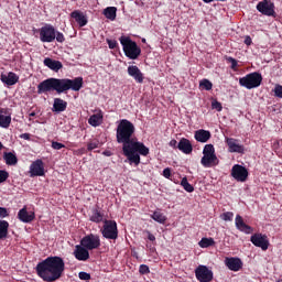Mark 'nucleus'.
Here are the masks:
<instances>
[{
  "label": "nucleus",
  "mask_w": 282,
  "mask_h": 282,
  "mask_svg": "<svg viewBox=\"0 0 282 282\" xmlns=\"http://www.w3.org/2000/svg\"><path fill=\"white\" fill-rule=\"evenodd\" d=\"M128 74L130 77H132L137 83L142 84L143 83V73H141L140 68L138 66H129L128 67Z\"/></svg>",
  "instance_id": "6ab92c4d"
},
{
  "label": "nucleus",
  "mask_w": 282,
  "mask_h": 282,
  "mask_svg": "<svg viewBox=\"0 0 282 282\" xmlns=\"http://www.w3.org/2000/svg\"><path fill=\"white\" fill-rule=\"evenodd\" d=\"M21 139L29 141L31 139V135L29 132H24L23 134L20 135Z\"/></svg>",
  "instance_id": "6e6d98bb"
},
{
  "label": "nucleus",
  "mask_w": 282,
  "mask_h": 282,
  "mask_svg": "<svg viewBox=\"0 0 282 282\" xmlns=\"http://www.w3.org/2000/svg\"><path fill=\"white\" fill-rule=\"evenodd\" d=\"M212 107H213V109H216L217 111L223 110V106H221L220 101H216V100L213 101Z\"/></svg>",
  "instance_id": "a18cd8bd"
},
{
  "label": "nucleus",
  "mask_w": 282,
  "mask_h": 282,
  "mask_svg": "<svg viewBox=\"0 0 282 282\" xmlns=\"http://www.w3.org/2000/svg\"><path fill=\"white\" fill-rule=\"evenodd\" d=\"M67 108V101H64V99H59V98H56L54 99V104H53V111L54 112H63L65 111Z\"/></svg>",
  "instance_id": "c756f323"
},
{
  "label": "nucleus",
  "mask_w": 282,
  "mask_h": 282,
  "mask_svg": "<svg viewBox=\"0 0 282 282\" xmlns=\"http://www.w3.org/2000/svg\"><path fill=\"white\" fill-rule=\"evenodd\" d=\"M31 174L33 176H42L44 175V169H43V163L41 160L35 161L31 167H30Z\"/></svg>",
  "instance_id": "393cba45"
},
{
  "label": "nucleus",
  "mask_w": 282,
  "mask_h": 282,
  "mask_svg": "<svg viewBox=\"0 0 282 282\" xmlns=\"http://www.w3.org/2000/svg\"><path fill=\"white\" fill-rule=\"evenodd\" d=\"M139 272H140L141 274H148V273H150V269H149L148 265L141 264L140 268H139Z\"/></svg>",
  "instance_id": "37998d69"
},
{
  "label": "nucleus",
  "mask_w": 282,
  "mask_h": 282,
  "mask_svg": "<svg viewBox=\"0 0 282 282\" xmlns=\"http://www.w3.org/2000/svg\"><path fill=\"white\" fill-rule=\"evenodd\" d=\"M18 218L22 221V223H25V224H29L31 221L34 220L35 218V215L33 212H26L25 208H22L19 214H18Z\"/></svg>",
  "instance_id": "b1692460"
},
{
  "label": "nucleus",
  "mask_w": 282,
  "mask_h": 282,
  "mask_svg": "<svg viewBox=\"0 0 282 282\" xmlns=\"http://www.w3.org/2000/svg\"><path fill=\"white\" fill-rule=\"evenodd\" d=\"M123 154L128 158L130 163H134L135 165L140 164V153L143 156L149 154V149L141 142L133 141L129 145H124L122 148Z\"/></svg>",
  "instance_id": "7ed1b4c3"
},
{
  "label": "nucleus",
  "mask_w": 282,
  "mask_h": 282,
  "mask_svg": "<svg viewBox=\"0 0 282 282\" xmlns=\"http://www.w3.org/2000/svg\"><path fill=\"white\" fill-rule=\"evenodd\" d=\"M101 234L106 239L116 240L118 238V228L116 221L105 220Z\"/></svg>",
  "instance_id": "6e6552de"
},
{
  "label": "nucleus",
  "mask_w": 282,
  "mask_h": 282,
  "mask_svg": "<svg viewBox=\"0 0 282 282\" xmlns=\"http://www.w3.org/2000/svg\"><path fill=\"white\" fill-rule=\"evenodd\" d=\"M98 145H99L98 142H90V143H88V145H87V150H88V151H93V150L97 149Z\"/></svg>",
  "instance_id": "3c124183"
},
{
  "label": "nucleus",
  "mask_w": 282,
  "mask_h": 282,
  "mask_svg": "<svg viewBox=\"0 0 282 282\" xmlns=\"http://www.w3.org/2000/svg\"><path fill=\"white\" fill-rule=\"evenodd\" d=\"M9 224L6 220L0 221V240L8 235Z\"/></svg>",
  "instance_id": "f704fd0d"
},
{
  "label": "nucleus",
  "mask_w": 282,
  "mask_h": 282,
  "mask_svg": "<svg viewBox=\"0 0 282 282\" xmlns=\"http://www.w3.org/2000/svg\"><path fill=\"white\" fill-rule=\"evenodd\" d=\"M199 87L202 89H205L207 91L212 90L213 88V84L212 82H209V79H203L200 83H199Z\"/></svg>",
  "instance_id": "4c0bfd02"
},
{
  "label": "nucleus",
  "mask_w": 282,
  "mask_h": 282,
  "mask_svg": "<svg viewBox=\"0 0 282 282\" xmlns=\"http://www.w3.org/2000/svg\"><path fill=\"white\" fill-rule=\"evenodd\" d=\"M278 282H282V280L278 281Z\"/></svg>",
  "instance_id": "0e129e2a"
},
{
  "label": "nucleus",
  "mask_w": 282,
  "mask_h": 282,
  "mask_svg": "<svg viewBox=\"0 0 282 282\" xmlns=\"http://www.w3.org/2000/svg\"><path fill=\"white\" fill-rule=\"evenodd\" d=\"M226 142L229 147V152L240 154L245 152V148L241 144H239L238 140L227 139Z\"/></svg>",
  "instance_id": "aec40b11"
},
{
  "label": "nucleus",
  "mask_w": 282,
  "mask_h": 282,
  "mask_svg": "<svg viewBox=\"0 0 282 282\" xmlns=\"http://www.w3.org/2000/svg\"><path fill=\"white\" fill-rule=\"evenodd\" d=\"M163 176L165 178H170L171 177V170L169 167L163 171Z\"/></svg>",
  "instance_id": "864d4df0"
},
{
  "label": "nucleus",
  "mask_w": 282,
  "mask_h": 282,
  "mask_svg": "<svg viewBox=\"0 0 282 282\" xmlns=\"http://www.w3.org/2000/svg\"><path fill=\"white\" fill-rule=\"evenodd\" d=\"M44 65L53 72H58L63 68V64L61 63V61L53 59L51 57L44 58Z\"/></svg>",
  "instance_id": "412c9836"
},
{
  "label": "nucleus",
  "mask_w": 282,
  "mask_h": 282,
  "mask_svg": "<svg viewBox=\"0 0 282 282\" xmlns=\"http://www.w3.org/2000/svg\"><path fill=\"white\" fill-rule=\"evenodd\" d=\"M52 90H55L54 77H51L50 79H44L37 86V94L39 95L44 94V93H48V91H52Z\"/></svg>",
  "instance_id": "4468645a"
},
{
  "label": "nucleus",
  "mask_w": 282,
  "mask_h": 282,
  "mask_svg": "<svg viewBox=\"0 0 282 282\" xmlns=\"http://www.w3.org/2000/svg\"><path fill=\"white\" fill-rule=\"evenodd\" d=\"M107 43H108V46H109L110 50H115L116 46H117V41L116 40L107 39Z\"/></svg>",
  "instance_id": "09e8293b"
},
{
  "label": "nucleus",
  "mask_w": 282,
  "mask_h": 282,
  "mask_svg": "<svg viewBox=\"0 0 282 282\" xmlns=\"http://www.w3.org/2000/svg\"><path fill=\"white\" fill-rule=\"evenodd\" d=\"M52 148L54 149V150H62V149H64L65 148V145L64 144H62V143H58V142H52Z\"/></svg>",
  "instance_id": "8fccbe9b"
},
{
  "label": "nucleus",
  "mask_w": 282,
  "mask_h": 282,
  "mask_svg": "<svg viewBox=\"0 0 282 282\" xmlns=\"http://www.w3.org/2000/svg\"><path fill=\"white\" fill-rule=\"evenodd\" d=\"M55 40L58 42V43H63L65 41V37H64V34L59 31H56V34H55Z\"/></svg>",
  "instance_id": "a19ab883"
},
{
  "label": "nucleus",
  "mask_w": 282,
  "mask_h": 282,
  "mask_svg": "<svg viewBox=\"0 0 282 282\" xmlns=\"http://www.w3.org/2000/svg\"><path fill=\"white\" fill-rule=\"evenodd\" d=\"M231 176L238 181V182H246L248 176H249V172L246 167L239 165V164H236L232 170H231Z\"/></svg>",
  "instance_id": "f8f14e48"
},
{
  "label": "nucleus",
  "mask_w": 282,
  "mask_h": 282,
  "mask_svg": "<svg viewBox=\"0 0 282 282\" xmlns=\"http://www.w3.org/2000/svg\"><path fill=\"white\" fill-rule=\"evenodd\" d=\"M101 120H102L101 115H91V117H89L88 119V123L93 127H98Z\"/></svg>",
  "instance_id": "72a5a7b5"
},
{
  "label": "nucleus",
  "mask_w": 282,
  "mask_h": 282,
  "mask_svg": "<svg viewBox=\"0 0 282 282\" xmlns=\"http://www.w3.org/2000/svg\"><path fill=\"white\" fill-rule=\"evenodd\" d=\"M8 177H9V173L0 170V183L6 182Z\"/></svg>",
  "instance_id": "79ce46f5"
},
{
  "label": "nucleus",
  "mask_w": 282,
  "mask_h": 282,
  "mask_svg": "<svg viewBox=\"0 0 282 282\" xmlns=\"http://www.w3.org/2000/svg\"><path fill=\"white\" fill-rule=\"evenodd\" d=\"M151 218L161 224V225H164L167 220L166 216L164 214H162L160 210H156L154 212L152 215H151Z\"/></svg>",
  "instance_id": "2f4dec72"
},
{
  "label": "nucleus",
  "mask_w": 282,
  "mask_h": 282,
  "mask_svg": "<svg viewBox=\"0 0 282 282\" xmlns=\"http://www.w3.org/2000/svg\"><path fill=\"white\" fill-rule=\"evenodd\" d=\"M102 154H104L105 156L109 158V156L112 155V152H110V151H105V152H102Z\"/></svg>",
  "instance_id": "bf43d9fd"
},
{
  "label": "nucleus",
  "mask_w": 282,
  "mask_h": 282,
  "mask_svg": "<svg viewBox=\"0 0 282 282\" xmlns=\"http://www.w3.org/2000/svg\"><path fill=\"white\" fill-rule=\"evenodd\" d=\"M245 44L248 45V46H250V45L252 44V39H251L250 35H246V37H245Z\"/></svg>",
  "instance_id": "603ef678"
},
{
  "label": "nucleus",
  "mask_w": 282,
  "mask_h": 282,
  "mask_svg": "<svg viewBox=\"0 0 282 282\" xmlns=\"http://www.w3.org/2000/svg\"><path fill=\"white\" fill-rule=\"evenodd\" d=\"M257 10L262 13L263 15L267 17H273L275 11H274V3L269 1V0H263L260 1L257 4Z\"/></svg>",
  "instance_id": "9b49d317"
},
{
  "label": "nucleus",
  "mask_w": 282,
  "mask_h": 282,
  "mask_svg": "<svg viewBox=\"0 0 282 282\" xmlns=\"http://www.w3.org/2000/svg\"><path fill=\"white\" fill-rule=\"evenodd\" d=\"M3 150V144L0 142V151Z\"/></svg>",
  "instance_id": "e2e57ef3"
},
{
  "label": "nucleus",
  "mask_w": 282,
  "mask_h": 282,
  "mask_svg": "<svg viewBox=\"0 0 282 282\" xmlns=\"http://www.w3.org/2000/svg\"><path fill=\"white\" fill-rule=\"evenodd\" d=\"M148 239L150 241H155V237L151 232H149V231H148Z\"/></svg>",
  "instance_id": "13d9d810"
},
{
  "label": "nucleus",
  "mask_w": 282,
  "mask_h": 282,
  "mask_svg": "<svg viewBox=\"0 0 282 282\" xmlns=\"http://www.w3.org/2000/svg\"><path fill=\"white\" fill-rule=\"evenodd\" d=\"M11 123V115L8 108H0V127L8 129Z\"/></svg>",
  "instance_id": "f3484780"
},
{
  "label": "nucleus",
  "mask_w": 282,
  "mask_h": 282,
  "mask_svg": "<svg viewBox=\"0 0 282 282\" xmlns=\"http://www.w3.org/2000/svg\"><path fill=\"white\" fill-rule=\"evenodd\" d=\"M181 185L183 186V188L188 192V193H193L194 192V187L188 183L187 178L184 177L181 182Z\"/></svg>",
  "instance_id": "58836bf2"
},
{
  "label": "nucleus",
  "mask_w": 282,
  "mask_h": 282,
  "mask_svg": "<svg viewBox=\"0 0 282 282\" xmlns=\"http://www.w3.org/2000/svg\"><path fill=\"white\" fill-rule=\"evenodd\" d=\"M83 77H75V79H66L67 90L79 91L83 88Z\"/></svg>",
  "instance_id": "dca6fc26"
},
{
  "label": "nucleus",
  "mask_w": 282,
  "mask_h": 282,
  "mask_svg": "<svg viewBox=\"0 0 282 282\" xmlns=\"http://www.w3.org/2000/svg\"><path fill=\"white\" fill-rule=\"evenodd\" d=\"M226 267L231 271H239L242 268V261L239 258H226Z\"/></svg>",
  "instance_id": "a211bd4d"
},
{
  "label": "nucleus",
  "mask_w": 282,
  "mask_h": 282,
  "mask_svg": "<svg viewBox=\"0 0 282 282\" xmlns=\"http://www.w3.org/2000/svg\"><path fill=\"white\" fill-rule=\"evenodd\" d=\"M251 242L256 246L261 248L263 251L269 249L270 242L265 235L256 234L251 237Z\"/></svg>",
  "instance_id": "ddd939ff"
},
{
  "label": "nucleus",
  "mask_w": 282,
  "mask_h": 282,
  "mask_svg": "<svg viewBox=\"0 0 282 282\" xmlns=\"http://www.w3.org/2000/svg\"><path fill=\"white\" fill-rule=\"evenodd\" d=\"M90 220L96 223V224H99L104 220V215L100 214V212H98L97 209H94L93 215L90 217Z\"/></svg>",
  "instance_id": "c9c22d12"
},
{
  "label": "nucleus",
  "mask_w": 282,
  "mask_h": 282,
  "mask_svg": "<svg viewBox=\"0 0 282 282\" xmlns=\"http://www.w3.org/2000/svg\"><path fill=\"white\" fill-rule=\"evenodd\" d=\"M177 142H176V140H172L171 142H170V147H172V148H174V149H177Z\"/></svg>",
  "instance_id": "4d7b16f0"
},
{
  "label": "nucleus",
  "mask_w": 282,
  "mask_h": 282,
  "mask_svg": "<svg viewBox=\"0 0 282 282\" xmlns=\"http://www.w3.org/2000/svg\"><path fill=\"white\" fill-rule=\"evenodd\" d=\"M212 132L209 130H196L195 132V140L200 143H206L210 140Z\"/></svg>",
  "instance_id": "5701e85b"
},
{
  "label": "nucleus",
  "mask_w": 282,
  "mask_h": 282,
  "mask_svg": "<svg viewBox=\"0 0 282 282\" xmlns=\"http://www.w3.org/2000/svg\"><path fill=\"white\" fill-rule=\"evenodd\" d=\"M274 95L278 98H282V86H275L274 88Z\"/></svg>",
  "instance_id": "de8ad7c7"
},
{
  "label": "nucleus",
  "mask_w": 282,
  "mask_h": 282,
  "mask_svg": "<svg viewBox=\"0 0 282 282\" xmlns=\"http://www.w3.org/2000/svg\"><path fill=\"white\" fill-rule=\"evenodd\" d=\"M80 245L88 250H95L100 247V238L98 235H87L80 240Z\"/></svg>",
  "instance_id": "9d476101"
},
{
  "label": "nucleus",
  "mask_w": 282,
  "mask_h": 282,
  "mask_svg": "<svg viewBox=\"0 0 282 282\" xmlns=\"http://www.w3.org/2000/svg\"><path fill=\"white\" fill-rule=\"evenodd\" d=\"M240 85L247 89L258 88L262 83L260 73H249L246 77H240Z\"/></svg>",
  "instance_id": "423d86ee"
},
{
  "label": "nucleus",
  "mask_w": 282,
  "mask_h": 282,
  "mask_svg": "<svg viewBox=\"0 0 282 282\" xmlns=\"http://www.w3.org/2000/svg\"><path fill=\"white\" fill-rule=\"evenodd\" d=\"M29 117H30V118L35 117V112H30Z\"/></svg>",
  "instance_id": "680f3d73"
},
{
  "label": "nucleus",
  "mask_w": 282,
  "mask_h": 282,
  "mask_svg": "<svg viewBox=\"0 0 282 282\" xmlns=\"http://www.w3.org/2000/svg\"><path fill=\"white\" fill-rule=\"evenodd\" d=\"M177 149L184 154H191L193 151V145L187 139H182L177 144Z\"/></svg>",
  "instance_id": "c85d7f7f"
},
{
  "label": "nucleus",
  "mask_w": 282,
  "mask_h": 282,
  "mask_svg": "<svg viewBox=\"0 0 282 282\" xmlns=\"http://www.w3.org/2000/svg\"><path fill=\"white\" fill-rule=\"evenodd\" d=\"M204 156L202 158V165L206 169L214 167L219 164V160L215 154V148L213 144H207L203 151Z\"/></svg>",
  "instance_id": "39448f33"
},
{
  "label": "nucleus",
  "mask_w": 282,
  "mask_h": 282,
  "mask_svg": "<svg viewBox=\"0 0 282 282\" xmlns=\"http://www.w3.org/2000/svg\"><path fill=\"white\" fill-rule=\"evenodd\" d=\"M78 276H79V279L83 280V281H88V280H90V274H89V273H86V272H79Z\"/></svg>",
  "instance_id": "49530a36"
},
{
  "label": "nucleus",
  "mask_w": 282,
  "mask_h": 282,
  "mask_svg": "<svg viewBox=\"0 0 282 282\" xmlns=\"http://www.w3.org/2000/svg\"><path fill=\"white\" fill-rule=\"evenodd\" d=\"M54 90L57 94H62L68 91L67 89V80L66 79H56L54 78Z\"/></svg>",
  "instance_id": "cd10ccee"
},
{
  "label": "nucleus",
  "mask_w": 282,
  "mask_h": 282,
  "mask_svg": "<svg viewBox=\"0 0 282 282\" xmlns=\"http://www.w3.org/2000/svg\"><path fill=\"white\" fill-rule=\"evenodd\" d=\"M199 247L200 248H208V247H212V246H215V240L213 238H203L200 241H199Z\"/></svg>",
  "instance_id": "e433bc0d"
},
{
  "label": "nucleus",
  "mask_w": 282,
  "mask_h": 282,
  "mask_svg": "<svg viewBox=\"0 0 282 282\" xmlns=\"http://www.w3.org/2000/svg\"><path fill=\"white\" fill-rule=\"evenodd\" d=\"M104 15L108 20L115 21L117 18V8L116 7H107L106 9H104Z\"/></svg>",
  "instance_id": "7c9ffc66"
},
{
  "label": "nucleus",
  "mask_w": 282,
  "mask_h": 282,
  "mask_svg": "<svg viewBox=\"0 0 282 282\" xmlns=\"http://www.w3.org/2000/svg\"><path fill=\"white\" fill-rule=\"evenodd\" d=\"M40 41L42 43H52L55 41L56 30L52 24L46 23L39 30Z\"/></svg>",
  "instance_id": "0eeeda50"
},
{
  "label": "nucleus",
  "mask_w": 282,
  "mask_h": 282,
  "mask_svg": "<svg viewBox=\"0 0 282 282\" xmlns=\"http://www.w3.org/2000/svg\"><path fill=\"white\" fill-rule=\"evenodd\" d=\"M135 128L131 121L128 119H121L119 124L117 126V142L119 144L129 145L133 143L132 137L134 134Z\"/></svg>",
  "instance_id": "f03ea898"
},
{
  "label": "nucleus",
  "mask_w": 282,
  "mask_h": 282,
  "mask_svg": "<svg viewBox=\"0 0 282 282\" xmlns=\"http://www.w3.org/2000/svg\"><path fill=\"white\" fill-rule=\"evenodd\" d=\"M228 62L231 64V68L236 69L237 65H238V61L231 56L227 57Z\"/></svg>",
  "instance_id": "c03bdc74"
},
{
  "label": "nucleus",
  "mask_w": 282,
  "mask_h": 282,
  "mask_svg": "<svg viewBox=\"0 0 282 282\" xmlns=\"http://www.w3.org/2000/svg\"><path fill=\"white\" fill-rule=\"evenodd\" d=\"M234 217V214L228 212V213H224L220 218L225 221H231Z\"/></svg>",
  "instance_id": "ea45409f"
},
{
  "label": "nucleus",
  "mask_w": 282,
  "mask_h": 282,
  "mask_svg": "<svg viewBox=\"0 0 282 282\" xmlns=\"http://www.w3.org/2000/svg\"><path fill=\"white\" fill-rule=\"evenodd\" d=\"M70 17L75 19L80 28L85 26L88 22L87 17L80 10H74Z\"/></svg>",
  "instance_id": "4be33fe9"
},
{
  "label": "nucleus",
  "mask_w": 282,
  "mask_h": 282,
  "mask_svg": "<svg viewBox=\"0 0 282 282\" xmlns=\"http://www.w3.org/2000/svg\"><path fill=\"white\" fill-rule=\"evenodd\" d=\"M120 43L123 47V52L130 59H137L141 54V48L138 44L128 36H121Z\"/></svg>",
  "instance_id": "20e7f679"
},
{
  "label": "nucleus",
  "mask_w": 282,
  "mask_h": 282,
  "mask_svg": "<svg viewBox=\"0 0 282 282\" xmlns=\"http://www.w3.org/2000/svg\"><path fill=\"white\" fill-rule=\"evenodd\" d=\"M19 77L15 73H8V75H1V82L8 86H13L18 83Z\"/></svg>",
  "instance_id": "bb28decb"
},
{
  "label": "nucleus",
  "mask_w": 282,
  "mask_h": 282,
  "mask_svg": "<svg viewBox=\"0 0 282 282\" xmlns=\"http://www.w3.org/2000/svg\"><path fill=\"white\" fill-rule=\"evenodd\" d=\"M89 250L86 249L84 246L77 245L75 247L74 256L78 261H87L89 259Z\"/></svg>",
  "instance_id": "2eb2a0df"
},
{
  "label": "nucleus",
  "mask_w": 282,
  "mask_h": 282,
  "mask_svg": "<svg viewBox=\"0 0 282 282\" xmlns=\"http://www.w3.org/2000/svg\"><path fill=\"white\" fill-rule=\"evenodd\" d=\"M3 159L6 161V164L10 166L15 165L18 163L17 156L12 153H4Z\"/></svg>",
  "instance_id": "473e14b6"
},
{
  "label": "nucleus",
  "mask_w": 282,
  "mask_h": 282,
  "mask_svg": "<svg viewBox=\"0 0 282 282\" xmlns=\"http://www.w3.org/2000/svg\"><path fill=\"white\" fill-rule=\"evenodd\" d=\"M205 3H212L214 2L215 0H203Z\"/></svg>",
  "instance_id": "052dcab7"
},
{
  "label": "nucleus",
  "mask_w": 282,
  "mask_h": 282,
  "mask_svg": "<svg viewBox=\"0 0 282 282\" xmlns=\"http://www.w3.org/2000/svg\"><path fill=\"white\" fill-rule=\"evenodd\" d=\"M7 216H8L7 209L3 208V207H0V217L4 218V217H7Z\"/></svg>",
  "instance_id": "5fc2aeb1"
},
{
  "label": "nucleus",
  "mask_w": 282,
  "mask_h": 282,
  "mask_svg": "<svg viewBox=\"0 0 282 282\" xmlns=\"http://www.w3.org/2000/svg\"><path fill=\"white\" fill-rule=\"evenodd\" d=\"M195 275L199 282H212L214 279L213 271L206 265H198L195 270Z\"/></svg>",
  "instance_id": "1a4fd4ad"
},
{
  "label": "nucleus",
  "mask_w": 282,
  "mask_h": 282,
  "mask_svg": "<svg viewBox=\"0 0 282 282\" xmlns=\"http://www.w3.org/2000/svg\"><path fill=\"white\" fill-rule=\"evenodd\" d=\"M236 227H237V229H239L240 231H242L245 234L249 235L252 232V228L245 224V221L240 215H238L236 217Z\"/></svg>",
  "instance_id": "a878e982"
},
{
  "label": "nucleus",
  "mask_w": 282,
  "mask_h": 282,
  "mask_svg": "<svg viewBox=\"0 0 282 282\" xmlns=\"http://www.w3.org/2000/svg\"><path fill=\"white\" fill-rule=\"evenodd\" d=\"M37 275L45 282H55L62 278L65 271V262L61 257H48L37 263Z\"/></svg>",
  "instance_id": "f257e3e1"
}]
</instances>
